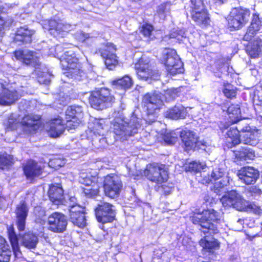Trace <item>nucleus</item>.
Masks as SVG:
<instances>
[{
    "mask_svg": "<svg viewBox=\"0 0 262 262\" xmlns=\"http://www.w3.org/2000/svg\"><path fill=\"white\" fill-rule=\"evenodd\" d=\"M220 213L214 209H195L190 219L193 224L199 226L200 230L206 235L199 244L204 249H212L219 246V242L214 238L210 237L219 231L217 221L220 220Z\"/></svg>",
    "mask_w": 262,
    "mask_h": 262,
    "instance_id": "f257e3e1",
    "label": "nucleus"
},
{
    "mask_svg": "<svg viewBox=\"0 0 262 262\" xmlns=\"http://www.w3.org/2000/svg\"><path fill=\"white\" fill-rule=\"evenodd\" d=\"M142 121L134 113L129 118L125 117L122 113L119 114L112 122L113 133L119 139L126 140L138 133Z\"/></svg>",
    "mask_w": 262,
    "mask_h": 262,
    "instance_id": "f03ea898",
    "label": "nucleus"
},
{
    "mask_svg": "<svg viewBox=\"0 0 262 262\" xmlns=\"http://www.w3.org/2000/svg\"><path fill=\"white\" fill-rule=\"evenodd\" d=\"M226 171L223 166L213 168L211 177H205L202 180L203 184H208L214 181L213 188H211L217 194L221 195L227 190L229 185V178L225 176Z\"/></svg>",
    "mask_w": 262,
    "mask_h": 262,
    "instance_id": "7ed1b4c3",
    "label": "nucleus"
},
{
    "mask_svg": "<svg viewBox=\"0 0 262 262\" xmlns=\"http://www.w3.org/2000/svg\"><path fill=\"white\" fill-rule=\"evenodd\" d=\"M161 61L171 75L182 73L184 71L183 63L174 49H165L163 52Z\"/></svg>",
    "mask_w": 262,
    "mask_h": 262,
    "instance_id": "20e7f679",
    "label": "nucleus"
},
{
    "mask_svg": "<svg viewBox=\"0 0 262 262\" xmlns=\"http://www.w3.org/2000/svg\"><path fill=\"white\" fill-rule=\"evenodd\" d=\"M115 98L110 91L106 88H101L91 93L89 102L91 106L96 110H103L112 106Z\"/></svg>",
    "mask_w": 262,
    "mask_h": 262,
    "instance_id": "39448f33",
    "label": "nucleus"
},
{
    "mask_svg": "<svg viewBox=\"0 0 262 262\" xmlns=\"http://www.w3.org/2000/svg\"><path fill=\"white\" fill-rule=\"evenodd\" d=\"M249 10L243 8H235L230 12L228 17L229 28L238 29L245 25L249 19Z\"/></svg>",
    "mask_w": 262,
    "mask_h": 262,
    "instance_id": "423d86ee",
    "label": "nucleus"
},
{
    "mask_svg": "<svg viewBox=\"0 0 262 262\" xmlns=\"http://www.w3.org/2000/svg\"><path fill=\"white\" fill-rule=\"evenodd\" d=\"M224 193L225 194L220 199L224 206L232 207L239 211L246 209L247 202L237 191L232 190Z\"/></svg>",
    "mask_w": 262,
    "mask_h": 262,
    "instance_id": "0eeeda50",
    "label": "nucleus"
},
{
    "mask_svg": "<svg viewBox=\"0 0 262 262\" xmlns=\"http://www.w3.org/2000/svg\"><path fill=\"white\" fill-rule=\"evenodd\" d=\"M164 164L153 163L147 165L144 171L147 178L153 182L162 184L167 179V173Z\"/></svg>",
    "mask_w": 262,
    "mask_h": 262,
    "instance_id": "6e6552de",
    "label": "nucleus"
},
{
    "mask_svg": "<svg viewBox=\"0 0 262 262\" xmlns=\"http://www.w3.org/2000/svg\"><path fill=\"white\" fill-rule=\"evenodd\" d=\"M98 222L103 224L112 222L115 217V207L106 202H100L95 209Z\"/></svg>",
    "mask_w": 262,
    "mask_h": 262,
    "instance_id": "1a4fd4ad",
    "label": "nucleus"
},
{
    "mask_svg": "<svg viewBox=\"0 0 262 262\" xmlns=\"http://www.w3.org/2000/svg\"><path fill=\"white\" fill-rule=\"evenodd\" d=\"M135 68L139 78L147 80L148 79L157 80L159 75L157 71L150 68L148 59L142 57L135 64Z\"/></svg>",
    "mask_w": 262,
    "mask_h": 262,
    "instance_id": "9d476101",
    "label": "nucleus"
},
{
    "mask_svg": "<svg viewBox=\"0 0 262 262\" xmlns=\"http://www.w3.org/2000/svg\"><path fill=\"white\" fill-rule=\"evenodd\" d=\"M103 187L106 196L115 198L119 196L122 187V184L117 176L108 175L105 177Z\"/></svg>",
    "mask_w": 262,
    "mask_h": 262,
    "instance_id": "9b49d317",
    "label": "nucleus"
},
{
    "mask_svg": "<svg viewBox=\"0 0 262 262\" xmlns=\"http://www.w3.org/2000/svg\"><path fill=\"white\" fill-rule=\"evenodd\" d=\"M180 137L187 150H205L206 143L199 141L198 136L194 132L189 129H184L181 132Z\"/></svg>",
    "mask_w": 262,
    "mask_h": 262,
    "instance_id": "f8f14e48",
    "label": "nucleus"
},
{
    "mask_svg": "<svg viewBox=\"0 0 262 262\" xmlns=\"http://www.w3.org/2000/svg\"><path fill=\"white\" fill-rule=\"evenodd\" d=\"M48 224L49 230L55 233H62L66 230L68 220L63 214L55 212L48 217Z\"/></svg>",
    "mask_w": 262,
    "mask_h": 262,
    "instance_id": "ddd939ff",
    "label": "nucleus"
},
{
    "mask_svg": "<svg viewBox=\"0 0 262 262\" xmlns=\"http://www.w3.org/2000/svg\"><path fill=\"white\" fill-rule=\"evenodd\" d=\"M116 51L115 46L110 42L103 45L99 50L101 56L105 59V64L109 70H113L118 64Z\"/></svg>",
    "mask_w": 262,
    "mask_h": 262,
    "instance_id": "4468645a",
    "label": "nucleus"
},
{
    "mask_svg": "<svg viewBox=\"0 0 262 262\" xmlns=\"http://www.w3.org/2000/svg\"><path fill=\"white\" fill-rule=\"evenodd\" d=\"M260 130L254 126L246 125L241 129V142L245 144L255 146L259 141Z\"/></svg>",
    "mask_w": 262,
    "mask_h": 262,
    "instance_id": "2eb2a0df",
    "label": "nucleus"
},
{
    "mask_svg": "<svg viewBox=\"0 0 262 262\" xmlns=\"http://www.w3.org/2000/svg\"><path fill=\"white\" fill-rule=\"evenodd\" d=\"M61 48V46L57 45L56 47L55 51L58 52L57 56L60 61V64L62 68L68 70L70 68H73L74 67H76V64L79 62L74 51L71 49L63 51V53L60 55L59 52Z\"/></svg>",
    "mask_w": 262,
    "mask_h": 262,
    "instance_id": "dca6fc26",
    "label": "nucleus"
},
{
    "mask_svg": "<svg viewBox=\"0 0 262 262\" xmlns=\"http://www.w3.org/2000/svg\"><path fill=\"white\" fill-rule=\"evenodd\" d=\"M69 211L70 221L74 225L81 228L86 226V221L83 207L79 205L70 204Z\"/></svg>",
    "mask_w": 262,
    "mask_h": 262,
    "instance_id": "f3484780",
    "label": "nucleus"
},
{
    "mask_svg": "<svg viewBox=\"0 0 262 262\" xmlns=\"http://www.w3.org/2000/svg\"><path fill=\"white\" fill-rule=\"evenodd\" d=\"M142 103L148 113L150 114L159 110L163 105L161 96L157 93L146 94L143 98Z\"/></svg>",
    "mask_w": 262,
    "mask_h": 262,
    "instance_id": "a211bd4d",
    "label": "nucleus"
},
{
    "mask_svg": "<svg viewBox=\"0 0 262 262\" xmlns=\"http://www.w3.org/2000/svg\"><path fill=\"white\" fill-rule=\"evenodd\" d=\"M15 57L24 64L39 68L40 63L39 60V54L29 50H19L15 52Z\"/></svg>",
    "mask_w": 262,
    "mask_h": 262,
    "instance_id": "6ab92c4d",
    "label": "nucleus"
},
{
    "mask_svg": "<svg viewBox=\"0 0 262 262\" xmlns=\"http://www.w3.org/2000/svg\"><path fill=\"white\" fill-rule=\"evenodd\" d=\"M237 176L241 182L246 185L254 184L259 178V171L253 167L242 168L237 172Z\"/></svg>",
    "mask_w": 262,
    "mask_h": 262,
    "instance_id": "aec40b11",
    "label": "nucleus"
},
{
    "mask_svg": "<svg viewBox=\"0 0 262 262\" xmlns=\"http://www.w3.org/2000/svg\"><path fill=\"white\" fill-rule=\"evenodd\" d=\"M19 98V95L15 90H10L0 81V104L9 105Z\"/></svg>",
    "mask_w": 262,
    "mask_h": 262,
    "instance_id": "412c9836",
    "label": "nucleus"
},
{
    "mask_svg": "<svg viewBox=\"0 0 262 262\" xmlns=\"http://www.w3.org/2000/svg\"><path fill=\"white\" fill-rule=\"evenodd\" d=\"M29 208L24 201H21L15 209L16 224L19 231H24L26 227V221L28 216Z\"/></svg>",
    "mask_w": 262,
    "mask_h": 262,
    "instance_id": "4be33fe9",
    "label": "nucleus"
},
{
    "mask_svg": "<svg viewBox=\"0 0 262 262\" xmlns=\"http://www.w3.org/2000/svg\"><path fill=\"white\" fill-rule=\"evenodd\" d=\"M23 170L27 179L32 180L41 174L42 168L36 162L30 160L24 164Z\"/></svg>",
    "mask_w": 262,
    "mask_h": 262,
    "instance_id": "5701e85b",
    "label": "nucleus"
},
{
    "mask_svg": "<svg viewBox=\"0 0 262 262\" xmlns=\"http://www.w3.org/2000/svg\"><path fill=\"white\" fill-rule=\"evenodd\" d=\"M47 23L48 25L45 24L43 28L48 29L50 34L54 36L60 34L61 32H68L70 30V26L68 24H64L61 21H57L55 20H49Z\"/></svg>",
    "mask_w": 262,
    "mask_h": 262,
    "instance_id": "b1692460",
    "label": "nucleus"
},
{
    "mask_svg": "<svg viewBox=\"0 0 262 262\" xmlns=\"http://www.w3.org/2000/svg\"><path fill=\"white\" fill-rule=\"evenodd\" d=\"M241 124H238L237 126L231 127L227 132V142L229 148L238 144L241 142Z\"/></svg>",
    "mask_w": 262,
    "mask_h": 262,
    "instance_id": "393cba45",
    "label": "nucleus"
},
{
    "mask_svg": "<svg viewBox=\"0 0 262 262\" xmlns=\"http://www.w3.org/2000/svg\"><path fill=\"white\" fill-rule=\"evenodd\" d=\"M65 129L64 124L61 117H58L51 120L49 135L53 138H56L61 135Z\"/></svg>",
    "mask_w": 262,
    "mask_h": 262,
    "instance_id": "a878e982",
    "label": "nucleus"
},
{
    "mask_svg": "<svg viewBox=\"0 0 262 262\" xmlns=\"http://www.w3.org/2000/svg\"><path fill=\"white\" fill-rule=\"evenodd\" d=\"M34 31L29 30L28 28L20 27L16 32L14 41L22 43H30L32 41V36Z\"/></svg>",
    "mask_w": 262,
    "mask_h": 262,
    "instance_id": "bb28decb",
    "label": "nucleus"
},
{
    "mask_svg": "<svg viewBox=\"0 0 262 262\" xmlns=\"http://www.w3.org/2000/svg\"><path fill=\"white\" fill-rule=\"evenodd\" d=\"M40 116L35 114L25 115L22 120L23 125L31 128L33 130H36L40 126Z\"/></svg>",
    "mask_w": 262,
    "mask_h": 262,
    "instance_id": "cd10ccee",
    "label": "nucleus"
},
{
    "mask_svg": "<svg viewBox=\"0 0 262 262\" xmlns=\"http://www.w3.org/2000/svg\"><path fill=\"white\" fill-rule=\"evenodd\" d=\"M186 114L187 113L184 107L181 104L175 105L165 113L166 117L172 119L184 118Z\"/></svg>",
    "mask_w": 262,
    "mask_h": 262,
    "instance_id": "c85d7f7f",
    "label": "nucleus"
},
{
    "mask_svg": "<svg viewBox=\"0 0 262 262\" xmlns=\"http://www.w3.org/2000/svg\"><path fill=\"white\" fill-rule=\"evenodd\" d=\"M67 76L77 80L81 81L86 78V74L83 70V67L80 63L76 64V67L70 68L66 72Z\"/></svg>",
    "mask_w": 262,
    "mask_h": 262,
    "instance_id": "c756f323",
    "label": "nucleus"
},
{
    "mask_svg": "<svg viewBox=\"0 0 262 262\" xmlns=\"http://www.w3.org/2000/svg\"><path fill=\"white\" fill-rule=\"evenodd\" d=\"M262 49V41L257 38L249 43L246 48L248 55L252 58H256L259 55Z\"/></svg>",
    "mask_w": 262,
    "mask_h": 262,
    "instance_id": "7c9ffc66",
    "label": "nucleus"
},
{
    "mask_svg": "<svg viewBox=\"0 0 262 262\" xmlns=\"http://www.w3.org/2000/svg\"><path fill=\"white\" fill-rule=\"evenodd\" d=\"M50 199L53 202H60L63 198V190L59 185H53L48 191Z\"/></svg>",
    "mask_w": 262,
    "mask_h": 262,
    "instance_id": "2f4dec72",
    "label": "nucleus"
},
{
    "mask_svg": "<svg viewBox=\"0 0 262 262\" xmlns=\"http://www.w3.org/2000/svg\"><path fill=\"white\" fill-rule=\"evenodd\" d=\"M37 237L33 233H28L25 234L21 237V242L22 245L29 249H32L36 247L38 243Z\"/></svg>",
    "mask_w": 262,
    "mask_h": 262,
    "instance_id": "473e14b6",
    "label": "nucleus"
},
{
    "mask_svg": "<svg viewBox=\"0 0 262 262\" xmlns=\"http://www.w3.org/2000/svg\"><path fill=\"white\" fill-rule=\"evenodd\" d=\"M191 17L199 25L206 26L209 21V18L205 9L194 13L191 15Z\"/></svg>",
    "mask_w": 262,
    "mask_h": 262,
    "instance_id": "72a5a7b5",
    "label": "nucleus"
},
{
    "mask_svg": "<svg viewBox=\"0 0 262 262\" xmlns=\"http://www.w3.org/2000/svg\"><path fill=\"white\" fill-rule=\"evenodd\" d=\"M113 83L117 89L126 90L129 89L132 86L133 82L130 76L126 75L121 78L113 81Z\"/></svg>",
    "mask_w": 262,
    "mask_h": 262,
    "instance_id": "f704fd0d",
    "label": "nucleus"
},
{
    "mask_svg": "<svg viewBox=\"0 0 262 262\" xmlns=\"http://www.w3.org/2000/svg\"><path fill=\"white\" fill-rule=\"evenodd\" d=\"M90 126L93 129L94 134H97L99 136L104 135L105 122L103 119L94 118L93 120L92 121V122L90 123Z\"/></svg>",
    "mask_w": 262,
    "mask_h": 262,
    "instance_id": "c9c22d12",
    "label": "nucleus"
},
{
    "mask_svg": "<svg viewBox=\"0 0 262 262\" xmlns=\"http://www.w3.org/2000/svg\"><path fill=\"white\" fill-rule=\"evenodd\" d=\"M8 232L9 238L12 246L13 253L15 256H17L20 252L17 236L15 233L13 227L9 228L8 229Z\"/></svg>",
    "mask_w": 262,
    "mask_h": 262,
    "instance_id": "e433bc0d",
    "label": "nucleus"
},
{
    "mask_svg": "<svg viewBox=\"0 0 262 262\" xmlns=\"http://www.w3.org/2000/svg\"><path fill=\"white\" fill-rule=\"evenodd\" d=\"M82 108L81 106L73 105L68 107L66 112L67 118H78L81 120L82 117Z\"/></svg>",
    "mask_w": 262,
    "mask_h": 262,
    "instance_id": "4c0bfd02",
    "label": "nucleus"
},
{
    "mask_svg": "<svg viewBox=\"0 0 262 262\" xmlns=\"http://www.w3.org/2000/svg\"><path fill=\"white\" fill-rule=\"evenodd\" d=\"M14 163V159L12 155L7 153L0 155V168L2 169H8Z\"/></svg>",
    "mask_w": 262,
    "mask_h": 262,
    "instance_id": "58836bf2",
    "label": "nucleus"
},
{
    "mask_svg": "<svg viewBox=\"0 0 262 262\" xmlns=\"http://www.w3.org/2000/svg\"><path fill=\"white\" fill-rule=\"evenodd\" d=\"M186 37L185 30L183 29H173L170 31L168 36H165L163 40L167 41L169 39H176L179 41L182 40V38Z\"/></svg>",
    "mask_w": 262,
    "mask_h": 262,
    "instance_id": "ea45409f",
    "label": "nucleus"
},
{
    "mask_svg": "<svg viewBox=\"0 0 262 262\" xmlns=\"http://www.w3.org/2000/svg\"><path fill=\"white\" fill-rule=\"evenodd\" d=\"M154 28L150 24H144L140 30V32L142 34L148 39H153L155 38L154 35L152 34Z\"/></svg>",
    "mask_w": 262,
    "mask_h": 262,
    "instance_id": "a19ab883",
    "label": "nucleus"
},
{
    "mask_svg": "<svg viewBox=\"0 0 262 262\" xmlns=\"http://www.w3.org/2000/svg\"><path fill=\"white\" fill-rule=\"evenodd\" d=\"M190 8L191 15L197 11H202L205 9L201 0H190Z\"/></svg>",
    "mask_w": 262,
    "mask_h": 262,
    "instance_id": "79ce46f5",
    "label": "nucleus"
},
{
    "mask_svg": "<svg viewBox=\"0 0 262 262\" xmlns=\"http://www.w3.org/2000/svg\"><path fill=\"white\" fill-rule=\"evenodd\" d=\"M75 38L81 42H93L95 38L89 33H85L82 31H78L75 34Z\"/></svg>",
    "mask_w": 262,
    "mask_h": 262,
    "instance_id": "37998d69",
    "label": "nucleus"
},
{
    "mask_svg": "<svg viewBox=\"0 0 262 262\" xmlns=\"http://www.w3.org/2000/svg\"><path fill=\"white\" fill-rule=\"evenodd\" d=\"M83 192L87 197L91 198L97 195L99 190L97 185H94L83 188Z\"/></svg>",
    "mask_w": 262,
    "mask_h": 262,
    "instance_id": "c03bdc74",
    "label": "nucleus"
},
{
    "mask_svg": "<svg viewBox=\"0 0 262 262\" xmlns=\"http://www.w3.org/2000/svg\"><path fill=\"white\" fill-rule=\"evenodd\" d=\"M223 92L228 98H232L236 96V91L234 87L229 83L224 85Z\"/></svg>",
    "mask_w": 262,
    "mask_h": 262,
    "instance_id": "a18cd8bd",
    "label": "nucleus"
},
{
    "mask_svg": "<svg viewBox=\"0 0 262 262\" xmlns=\"http://www.w3.org/2000/svg\"><path fill=\"white\" fill-rule=\"evenodd\" d=\"M205 166V164L200 162L193 161L189 164L186 168L188 171L199 172L201 169H204Z\"/></svg>",
    "mask_w": 262,
    "mask_h": 262,
    "instance_id": "49530a36",
    "label": "nucleus"
},
{
    "mask_svg": "<svg viewBox=\"0 0 262 262\" xmlns=\"http://www.w3.org/2000/svg\"><path fill=\"white\" fill-rule=\"evenodd\" d=\"M261 25L262 19L259 18L258 15L256 14H253L252 20L249 27L254 30L258 31Z\"/></svg>",
    "mask_w": 262,
    "mask_h": 262,
    "instance_id": "de8ad7c7",
    "label": "nucleus"
},
{
    "mask_svg": "<svg viewBox=\"0 0 262 262\" xmlns=\"http://www.w3.org/2000/svg\"><path fill=\"white\" fill-rule=\"evenodd\" d=\"M66 126L68 129H72L77 127L80 122H81V120L79 119L78 118H67L66 116Z\"/></svg>",
    "mask_w": 262,
    "mask_h": 262,
    "instance_id": "09e8293b",
    "label": "nucleus"
},
{
    "mask_svg": "<svg viewBox=\"0 0 262 262\" xmlns=\"http://www.w3.org/2000/svg\"><path fill=\"white\" fill-rule=\"evenodd\" d=\"M227 112L230 118H238L240 115L241 111L238 105L232 104L228 107Z\"/></svg>",
    "mask_w": 262,
    "mask_h": 262,
    "instance_id": "8fccbe9b",
    "label": "nucleus"
},
{
    "mask_svg": "<svg viewBox=\"0 0 262 262\" xmlns=\"http://www.w3.org/2000/svg\"><path fill=\"white\" fill-rule=\"evenodd\" d=\"M17 124V120L13 115H11L8 120L5 123L6 129L7 130H14L16 129Z\"/></svg>",
    "mask_w": 262,
    "mask_h": 262,
    "instance_id": "3c124183",
    "label": "nucleus"
},
{
    "mask_svg": "<svg viewBox=\"0 0 262 262\" xmlns=\"http://www.w3.org/2000/svg\"><path fill=\"white\" fill-rule=\"evenodd\" d=\"M165 101L170 102L174 100L178 97V91L176 89H170L166 91L164 93Z\"/></svg>",
    "mask_w": 262,
    "mask_h": 262,
    "instance_id": "603ef678",
    "label": "nucleus"
},
{
    "mask_svg": "<svg viewBox=\"0 0 262 262\" xmlns=\"http://www.w3.org/2000/svg\"><path fill=\"white\" fill-rule=\"evenodd\" d=\"M242 157L245 158V160H252L255 157L254 151L250 148H245L240 154Z\"/></svg>",
    "mask_w": 262,
    "mask_h": 262,
    "instance_id": "864d4df0",
    "label": "nucleus"
},
{
    "mask_svg": "<svg viewBox=\"0 0 262 262\" xmlns=\"http://www.w3.org/2000/svg\"><path fill=\"white\" fill-rule=\"evenodd\" d=\"M257 32V31L249 27L246 34L244 36L243 39L247 41H250L252 38L254 37Z\"/></svg>",
    "mask_w": 262,
    "mask_h": 262,
    "instance_id": "5fc2aeb1",
    "label": "nucleus"
},
{
    "mask_svg": "<svg viewBox=\"0 0 262 262\" xmlns=\"http://www.w3.org/2000/svg\"><path fill=\"white\" fill-rule=\"evenodd\" d=\"M247 205L246 206L248 207V208L254 213L256 214H260L262 213V210L258 206H257L254 203H248L247 202Z\"/></svg>",
    "mask_w": 262,
    "mask_h": 262,
    "instance_id": "6e6d98bb",
    "label": "nucleus"
},
{
    "mask_svg": "<svg viewBox=\"0 0 262 262\" xmlns=\"http://www.w3.org/2000/svg\"><path fill=\"white\" fill-rule=\"evenodd\" d=\"M247 205L246 206L248 207V208L254 213L256 214H260L262 213V210L258 206H257L254 203H248L247 202Z\"/></svg>",
    "mask_w": 262,
    "mask_h": 262,
    "instance_id": "4d7b16f0",
    "label": "nucleus"
},
{
    "mask_svg": "<svg viewBox=\"0 0 262 262\" xmlns=\"http://www.w3.org/2000/svg\"><path fill=\"white\" fill-rule=\"evenodd\" d=\"M170 4L165 3L159 6L157 12L159 14H166L169 12Z\"/></svg>",
    "mask_w": 262,
    "mask_h": 262,
    "instance_id": "13d9d810",
    "label": "nucleus"
},
{
    "mask_svg": "<svg viewBox=\"0 0 262 262\" xmlns=\"http://www.w3.org/2000/svg\"><path fill=\"white\" fill-rule=\"evenodd\" d=\"M164 141L168 144H173L177 141V138L171 133L166 134L163 137Z\"/></svg>",
    "mask_w": 262,
    "mask_h": 262,
    "instance_id": "bf43d9fd",
    "label": "nucleus"
},
{
    "mask_svg": "<svg viewBox=\"0 0 262 262\" xmlns=\"http://www.w3.org/2000/svg\"><path fill=\"white\" fill-rule=\"evenodd\" d=\"M10 252L0 250V262H9L10 258Z\"/></svg>",
    "mask_w": 262,
    "mask_h": 262,
    "instance_id": "052dcab7",
    "label": "nucleus"
},
{
    "mask_svg": "<svg viewBox=\"0 0 262 262\" xmlns=\"http://www.w3.org/2000/svg\"><path fill=\"white\" fill-rule=\"evenodd\" d=\"M49 165L51 167H53L54 168H57V167L62 166L63 163L60 159H54L49 162Z\"/></svg>",
    "mask_w": 262,
    "mask_h": 262,
    "instance_id": "680f3d73",
    "label": "nucleus"
},
{
    "mask_svg": "<svg viewBox=\"0 0 262 262\" xmlns=\"http://www.w3.org/2000/svg\"><path fill=\"white\" fill-rule=\"evenodd\" d=\"M247 192L249 193L251 196H256V195H260L262 191L256 186H252L248 189Z\"/></svg>",
    "mask_w": 262,
    "mask_h": 262,
    "instance_id": "e2e57ef3",
    "label": "nucleus"
},
{
    "mask_svg": "<svg viewBox=\"0 0 262 262\" xmlns=\"http://www.w3.org/2000/svg\"><path fill=\"white\" fill-rule=\"evenodd\" d=\"M79 182L82 184L90 187L94 182L89 177H84V174H82L79 178Z\"/></svg>",
    "mask_w": 262,
    "mask_h": 262,
    "instance_id": "0e129e2a",
    "label": "nucleus"
},
{
    "mask_svg": "<svg viewBox=\"0 0 262 262\" xmlns=\"http://www.w3.org/2000/svg\"><path fill=\"white\" fill-rule=\"evenodd\" d=\"M161 188L162 189V191L166 195L169 194L172 191L173 189L172 186H168L166 185H162L161 186Z\"/></svg>",
    "mask_w": 262,
    "mask_h": 262,
    "instance_id": "69168bd1",
    "label": "nucleus"
},
{
    "mask_svg": "<svg viewBox=\"0 0 262 262\" xmlns=\"http://www.w3.org/2000/svg\"><path fill=\"white\" fill-rule=\"evenodd\" d=\"M7 205V204L6 198L0 193V208H4Z\"/></svg>",
    "mask_w": 262,
    "mask_h": 262,
    "instance_id": "338daca9",
    "label": "nucleus"
},
{
    "mask_svg": "<svg viewBox=\"0 0 262 262\" xmlns=\"http://www.w3.org/2000/svg\"><path fill=\"white\" fill-rule=\"evenodd\" d=\"M38 82L39 83H42L43 84H45L46 85H48L50 82V80L49 79H43L42 77H39L38 79Z\"/></svg>",
    "mask_w": 262,
    "mask_h": 262,
    "instance_id": "774afa93",
    "label": "nucleus"
}]
</instances>
